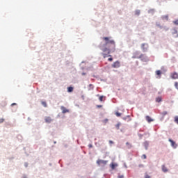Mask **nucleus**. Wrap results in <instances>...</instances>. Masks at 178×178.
<instances>
[{"label":"nucleus","instance_id":"obj_1","mask_svg":"<svg viewBox=\"0 0 178 178\" xmlns=\"http://www.w3.org/2000/svg\"><path fill=\"white\" fill-rule=\"evenodd\" d=\"M103 41H104L105 44H100L99 48L102 51L103 57L108 58V56H111L109 55L111 52H115L116 48V44L115 43V40H112V38L109 37H103L102 38Z\"/></svg>","mask_w":178,"mask_h":178},{"label":"nucleus","instance_id":"obj_2","mask_svg":"<svg viewBox=\"0 0 178 178\" xmlns=\"http://www.w3.org/2000/svg\"><path fill=\"white\" fill-rule=\"evenodd\" d=\"M112 67H113L114 69H118L119 67H120V62L119 61H115L112 64Z\"/></svg>","mask_w":178,"mask_h":178},{"label":"nucleus","instance_id":"obj_3","mask_svg":"<svg viewBox=\"0 0 178 178\" xmlns=\"http://www.w3.org/2000/svg\"><path fill=\"white\" fill-rule=\"evenodd\" d=\"M97 165H106L107 163H108V161H105V160H101V159H98L97 161Z\"/></svg>","mask_w":178,"mask_h":178},{"label":"nucleus","instance_id":"obj_4","mask_svg":"<svg viewBox=\"0 0 178 178\" xmlns=\"http://www.w3.org/2000/svg\"><path fill=\"white\" fill-rule=\"evenodd\" d=\"M170 77L173 80L177 79H178V74H177V72L171 73Z\"/></svg>","mask_w":178,"mask_h":178},{"label":"nucleus","instance_id":"obj_5","mask_svg":"<svg viewBox=\"0 0 178 178\" xmlns=\"http://www.w3.org/2000/svg\"><path fill=\"white\" fill-rule=\"evenodd\" d=\"M169 142L171 143V146L173 148H177V144H176V142L173 141L172 139H169Z\"/></svg>","mask_w":178,"mask_h":178},{"label":"nucleus","instance_id":"obj_6","mask_svg":"<svg viewBox=\"0 0 178 178\" xmlns=\"http://www.w3.org/2000/svg\"><path fill=\"white\" fill-rule=\"evenodd\" d=\"M60 109H61L63 113H69V110H67V109L65 106H62L60 107Z\"/></svg>","mask_w":178,"mask_h":178},{"label":"nucleus","instance_id":"obj_7","mask_svg":"<svg viewBox=\"0 0 178 178\" xmlns=\"http://www.w3.org/2000/svg\"><path fill=\"white\" fill-rule=\"evenodd\" d=\"M44 121L46 123H51V122H52V118H51V117H46Z\"/></svg>","mask_w":178,"mask_h":178},{"label":"nucleus","instance_id":"obj_8","mask_svg":"<svg viewBox=\"0 0 178 178\" xmlns=\"http://www.w3.org/2000/svg\"><path fill=\"white\" fill-rule=\"evenodd\" d=\"M145 119L149 123H151V122H154V120H152V118H151V117H149V115L146 116Z\"/></svg>","mask_w":178,"mask_h":178},{"label":"nucleus","instance_id":"obj_9","mask_svg":"<svg viewBox=\"0 0 178 178\" xmlns=\"http://www.w3.org/2000/svg\"><path fill=\"white\" fill-rule=\"evenodd\" d=\"M111 169L113 170L115 169V168H116V166H118V164L115 163H111L110 165Z\"/></svg>","mask_w":178,"mask_h":178},{"label":"nucleus","instance_id":"obj_10","mask_svg":"<svg viewBox=\"0 0 178 178\" xmlns=\"http://www.w3.org/2000/svg\"><path fill=\"white\" fill-rule=\"evenodd\" d=\"M67 92H73V87L70 86L67 88Z\"/></svg>","mask_w":178,"mask_h":178},{"label":"nucleus","instance_id":"obj_11","mask_svg":"<svg viewBox=\"0 0 178 178\" xmlns=\"http://www.w3.org/2000/svg\"><path fill=\"white\" fill-rule=\"evenodd\" d=\"M162 170H163V172L166 173V172H168V168H166V167L165 165H162Z\"/></svg>","mask_w":178,"mask_h":178},{"label":"nucleus","instance_id":"obj_12","mask_svg":"<svg viewBox=\"0 0 178 178\" xmlns=\"http://www.w3.org/2000/svg\"><path fill=\"white\" fill-rule=\"evenodd\" d=\"M144 57H145L144 54H141L139 57H136V56H133V58H138L139 59H143V58Z\"/></svg>","mask_w":178,"mask_h":178},{"label":"nucleus","instance_id":"obj_13","mask_svg":"<svg viewBox=\"0 0 178 178\" xmlns=\"http://www.w3.org/2000/svg\"><path fill=\"white\" fill-rule=\"evenodd\" d=\"M120 122H118L116 125H115V127L117 129V130H119L120 127Z\"/></svg>","mask_w":178,"mask_h":178},{"label":"nucleus","instance_id":"obj_14","mask_svg":"<svg viewBox=\"0 0 178 178\" xmlns=\"http://www.w3.org/2000/svg\"><path fill=\"white\" fill-rule=\"evenodd\" d=\"M126 145L128 147V148H131V143L127 142Z\"/></svg>","mask_w":178,"mask_h":178},{"label":"nucleus","instance_id":"obj_15","mask_svg":"<svg viewBox=\"0 0 178 178\" xmlns=\"http://www.w3.org/2000/svg\"><path fill=\"white\" fill-rule=\"evenodd\" d=\"M140 13V10H136V12H135V15H136V16H139Z\"/></svg>","mask_w":178,"mask_h":178},{"label":"nucleus","instance_id":"obj_16","mask_svg":"<svg viewBox=\"0 0 178 178\" xmlns=\"http://www.w3.org/2000/svg\"><path fill=\"white\" fill-rule=\"evenodd\" d=\"M156 102H161V101H162V98L156 97Z\"/></svg>","mask_w":178,"mask_h":178},{"label":"nucleus","instance_id":"obj_17","mask_svg":"<svg viewBox=\"0 0 178 178\" xmlns=\"http://www.w3.org/2000/svg\"><path fill=\"white\" fill-rule=\"evenodd\" d=\"M156 74H157V76H161V70H157L156 72Z\"/></svg>","mask_w":178,"mask_h":178},{"label":"nucleus","instance_id":"obj_18","mask_svg":"<svg viewBox=\"0 0 178 178\" xmlns=\"http://www.w3.org/2000/svg\"><path fill=\"white\" fill-rule=\"evenodd\" d=\"M99 99L101 102H102V101H104V96H99Z\"/></svg>","mask_w":178,"mask_h":178},{"label":"nucleus","instance_id":"obj_19","mask_svg":"<svg viewBox=\"0 0 178 178\" xmlns=\"http://www.w3.org/2000/svg\"><path fill=\"white\" fill-rule=\"evenodd\" d=\"M42 105L44 106V108H47V102H42Z\"/></svg>","mask_w":178,"mask_h":178},{"label":"nucleus","instance_id":"obj_20","mask_svg":"<svg viewBox=\"0 0 178 178\" xmlns=\"http://www.w3.org/2000/svg\"><path fill=\"white\" fill-rule=\"evenodd\" d=\"M175 122H176V123H177V124H178V117L177 116H176L175 118Z\"/></svg>","mask_w":178,"mask_h":178},{"label":"nucleus","instance_id":"obj_21","mask_svg":"<svg viewBox=\"0 0 178 178\" xmlns=\"http://www.w3.org/2000/svg\"><path fill=\"white\" fill-rule=\"evenodd\" d=\"M115 115H116V116H118V117H120V116H121L122 115V114L120 113H115Z\"/></svg>","mask_w":178,"mask_h":178},{"label":"nucleus","instance_id":"obj_22","mask_svg":"<svg viewBox=\"0 0 178 178\" xmlns=\"http://www.w3.org/2000/svg\"><path fill=\"white\" fill-rule=\"evenodd\" d=\"M5 122V120L3 118H0V123H3Z\"/></svg>","mask_w":178,"mask_h":178},{"label":"nucleus","instance_id":"obj_23","mask_svg":"<svg viewBox=\"0 0 178 178\" xmlns=\"http://www.w3.org/2000/svg\"><path fill=\"white\" fill-rule=\"evenodd\" d=\"M174 24H176L177 26H178V19L174 21Z\"/></svg>","mask_w":178,"mask_h":178},{"label":"nucleus","instance_id":"obj_24","mask_svg":"<svg viewBox=\"0 0 178 178\" xmlns=\"http://www.w3.org/2000/svg\"><path fill=\"white\" fill-rule=\"evenodd\" d=\"M108 62H112V60H113V58H108Z\"/></svg>","mask_w":178,"mask_h":178},{"label":"nucleus","instance_id":"obj_25","mask_svg":"<svg viewBox=\"0 0 178 178\" xmlns=\"http://www.w3.org/2000/svg\"><path fill=\"white\" fill-rule=\"evenodd\" d=\"M142 157L143 158V159H147V156L145 154H143Z\"/></svg>","mask_w":178,"mask_h":178},{"label":"nucleus","instance_id":"obj_26","mask_svg":"<svg viewBox=\"0 0 178 178\" xmlns=\"http://www.w3.org/2000/svg\"><path fill=\"white\" fill-rule=\"evenodd\" d=\"M175 86L176 87V88H177V87H178V83L177 82L175 83Z\"/></svg>","mask_w":178,"mask_h":178},{"label":"nucleus","instance_id":"obj_27","mask_svg":"<svg viewBox=\"0 0 178 178\" xmlns=\"http://www.w3.org/2000/svg\"><path fill=\"white\" fill-rule=\"evenodd\" d=\"M163 19H165V20H168V15L163 17Z\"/></svg>","mask_w":178,"mask_h":178},{"label":"nucleus","instance_id":"obj_28","mask_svg":"<svg viewBox=\"0 0 178 178\" xmlns=\"http://www.w3.org/2000/svg\"><path fill=\"white\" fill-rule=\"evenodd\" d=\"M141 47L144 49V47H145V43L142 44Z\"/></svg>","mask_w":178,"mask_h":178},{"label":"nucleus","instance_id":"obj_29","mask_svg":"<svg viewBox=\"0 0 178 178\" xmlns=\"http://www.w3.org/2000/svg\"><path fill=\"white\" fill-rule=\"evenodd\" d=\"M157 27H159L160 29H163V26L159 24H157Z\"/></svg>","mask_w":178,"mask_h":178},{"label":"nucleus","instance_id":"obj_30","mask_svg":"<svg viewBox=\"0 0 178 178\" xmlns=\"http://www.w3.org/2000/svg\"><path fill=\"white\" fill-rule=\"evenodd\" d=\"M97 108H102V105H97Z\"/></svg>","mask_w":178,"mask_h":178},{"label":"nucleus","instance_id":"obj_31","mask_svg":"<svg viewBox=\"0 0 178 178\" xmlns=\"http://www.w3.org/2000/svg\"><path fill=\"white\" fill-rule=\"evenodd\" d=\"M104 123H108V119L104 120Z\"/></svg>","mask_w":178,"mask_h":178},{"label":"nucleus","instance_id":"obj_32","mask_svg":"<svg viewBox=\"0 0 178 178\" xmlns=\"http://www.w3.org/2000/svg\"><path fill=\"white\" fill-rule=\"evenodd\" d=\"M89 148H92V145L90 144L88 145Z\"/></svg>","mask_w":178,"mask_h":178},{"label":"nucleus","instance_id":"obj_33","mask_svg":"<svg viewBox=\"0 0 178 178\" xmlns=\"http://www.w3.org/2000/svg\"><path fill=\"white\" fill-rule=\"evenodd\" d=\"M109 144H113V141L109 140Z\"/></svg>","mask_w":178,"mask_h":178},{"label":"nucleus","instance_id":"obj_34","mask_svg":"<svg viewBox=\"0 0 178 178\" xmlns=\"http://www.w3.org/2000/svg\"><path fill=\"white\" fill-rule=\"evenodd\" d=\"M123 177H124L123 175L118 176V178H123Z\"/></svg>","mask_w":178,"mask_h":178},{"label":"nucleus","instance_id":"obj_35","mask_svg":"<svg viewBox=\"0 0 178 178\" xmlns=\"http://www.w3.org/2000/svg\"><path fill=\"white\" fill-rule=\"evenodd\" d=\"M145 178H149V175H146V176L145 177Z\"/></svg>","mask_w":178,"mask_h":178},{"label":"nucleus","instance_id":"obj_36","mask_svg":"<svg viewBox=\"0 0 178 178\" xmlns=\"http://www.w3.org/2000/svg\"><path fill=\"white\" fill-rule=\"evenodd\" d=\"M167 114H168V113H167V112H165V113H164V115H167Z\"/></svg>","mask_w":178,"mask_h":178},{"label":"nucleus","instance_id":"obj_37","mask_svg":"<svg viewBox=\"0 0 178 178\" xmlns=\"http://www.w3.org/2000/svg\"><path fill=\"white\" fill-rule=\"evenodd\" d=\"M11 105H12V106H13V105H16V104H15V103H14V104H12Z\"/></svg>","mask_w":178,"mask_h":178},{"label":"nucleus","instance_id":"obj_38","mask_svg":"<svg viewBox=\"0 0 178 178\" xmlns=\"http://www.w3.org/2000/svg\"><path fill=\"white\" fill-rule=\"evenodd\" d=\"M23 178H26V177H24Z\"/></svg>","mask_w":178,"mask_h":178},{"label":"nucleus","instance_id":"obj_39","mask_svg":"<svg viewBox=\"0 0 178 178\" xmlns=\"http://www.w3.org/2000/svg\"><path fill=\"white\" fill-rule=\"evenodd\" d=\"M83 74H86L85 73H83Z\"/></svg>","mask_w":178,"mask_h":178}]
</instances>
